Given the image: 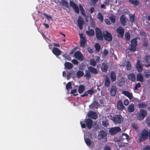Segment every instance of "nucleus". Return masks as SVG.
<instances>
[{
	"label": "nucleus",
	"instance_id": "obj_1",
	"mask_svg": "<svg viewBox=\"0 0 150 150\" xmlns=\"http://www.w3.org/2000/svg\"><path fill=\"white\" fill-rule=\"evenodd\" d=\"M149 131L144 129H142L139 134L138 142L141 143L144 142L148 139Z\"/></svg>",
	"mask_w": 150,
	"mask_h": 150
},
{
	"label": "nucleus",
	"instance_id": "obj_2",
	"mask_svg": "<svg viewBox=\"0 0 150 150\" xmlns=\"http://www.w3.org/2000/svg\"><path fill=\"white\" fill-rule=\"evenodd\" d=\"M88 70H86L85 71V74L84 76L87 78L90 79L91 78V73L94 74H96L98 73V70L96 68L93 67L89 66L88 67Z\"/></svg>",
	"mask_w": 150,
	"mask_h": 150
},
{
	"label": "nucleus",
	"instance_id": "obj_3",
	"mask_svg": "<svg viewBox=\"0 0 150 150\" xmlns=\"http://www.w3.org/2000/svg\"><path fill=\"white\" fill-rule=\"evenodd\" d=\"M93 120L90 118L85 119L83 121H81L80 123L81 127L83 128H85L87 127L88 129H91L93 126Z\"/></svg>",
	"mask_w": 150,
	"mask_h": 150
},
{
	"label": "nucleus",
	"instance_id": "obj_4",
	"mask_svg": "<svg viewBox=\"0 0 150 150\" xmlns=\"http://www.w3.org/2000/svg\"><path fill=\"white\" fill-rule=\"evenodd\" d=\"M140 39V38L137 37L131 40V44L129 45L128 47V49L130 51L134 52L136 51V47L137 45V40Z\"/></svg>",
	"mask_w": 150,
	"mask_h": 150
},
{
	"label": "nucleus",
	"instance_id": "obj_5",
	"mask_svg": "<svg viewBox=\"0 0 150 150\" xmlns=\"http://www.w3.org/2000/svg\"><path fill=\"white\" fill-rule=\"evenodd\" d=\"M147 115V111L146 110L141 109L139 112H137L136 114L138 120H143Z\"/></svg>",
	"mask_w": 150,
	"mask_h": 150
},
{
	"label": "nucleus",
	"instance_id": "obj_6",
	"mask_svg": "<svg viewBox=\"0 0 150 150\" xmlns=\"http://www.w3.org/2000/svg\"><path fill=\"white\" fill-rule=\"evenodd\" d=\"M111 119L115 123L120 124L123 121V118L120 115L115 114Z\"/></svg>",
	"mask_w": 150,
	"mask_h": 150
},
{
	"label": "nucleus",
	"instance_id": "obj_7",
	"mask_svg": "<svg viewBox=\"0 0 150 150\" xmlns=\"http://www.w3.org/2000/svg\"><path fill=\"white\" fill-rule=\"evenodd\" d=\"M107 134L105 131L103 130H101L99 133V138L100 140H101L103 139H104V140L102 141L104 142H106L107 141Z\"/></svg>",
	"mask_w": 150,
	"mask_h": 150
},
{
	"label": "nucleus",
	"instance_id": "obj_8",
	"mask_svg": "<svg viewBox=\"0 0 150 150\" xmlns=\"http://www.w3.org/2000/svg\"><path fill=\"white\" fill-rule=\"evenodd\" d=\"M103 34L104 39L106 41L110 42L112 40V35L111 33L108 31H104L103 33Z\"/></svg>",
	"mask_w": 150,
	"mask_h": 150
},
{
	"label": "nucleus",
	"instance_id": "obj_9",
	"mask_svg": "<svg viewBox=\"0 0 150 150\" xmlns=\"http://www.w3.org/2000/svg\"><path fill=\"white\" fill-rule=\"evenodd\" d=\"M95 30L97 38L99 40H102L103 39V36L101 30L98 27L96 28Z\"/></svg>",
	"mask_w": 150,
	"mask_h": 150
},
{
	"label": "nucleus",
	"instance_id": "obj_10",
	"mask_svg": "<svg viewBox=\"0 0 150 150\" xmlns=\"http://www.w3.org/2000/svg\"><path fill=\"white\" fill-rule=\"evenodd\" d=\"M117 36L118 37L122 38L124 33L125 30L121 26H119L116 29Z\"/></svg>",
	"mask_w": 150,
	"mask_h": 150
},
{
	"label": "nucleus",
	"instance_id": "obj_11",
	"mask_svg": "<svg viewBox=\"0 0 150 150\" xmlns=\"http://www.w3.org/2000/svg\"><path fill=\"white\" fill-rule=\"evenodd\" d=\"M121 131V129L119 127H114L111 128L109 132L111 135H114Z\"/></svg>",
	"mask_w": 150,
	"mask_h": 150
},
{
	"label": "nucleus",
	"instance_id": "obj_12",
	"mask_svg": "<svg viewBox=\"0 0 150 150\" xmlns=\"http://www.w3.org/2000/svg\"><path fill=\"white\" fill-rule=\"evenodd\" d=\"M70 6L72 7L74 10L75 12L79 13V10L77 5L73 1L70 0L69 3Z\"/></svg>",
	"mask_w": 150,
	"mask_h": 150
},
{
	"label": "nucleus",
	"instance_id": "obj_13",
	"mask_svg": "<svg viewBox=\"0 0 150 150\" xmlns=\"http://www.w3.org/2000/svg\"><path fill=\"white\" fill-rule=\"evenodd\" d=\"M74 57L78 60L81 61L83 60L84 57L83 55L79 51H77L74 54Z\"/></svg>",
	"mask_w": 150,
	"mask_h": 150
},
{
	"label": "nucleus",
	"instance_id": "obj_14",
	"mask_svg": "<svg viewBox=\"0 0 150 150\" xmlns=\"http://www.w3.org/2000/svg\"><path fill=\"white\" fill-rule=\"evenodd\" d=\"M136 68L138 72H142L143 69V67L142 65L141 62L139 60H137L136 64Z\"/></svg>",
	"mask_w": 150,
	"mask_h": 150
},
{
	"label": "nucleus",
	"instance_id": "obj_15",
	"mask_svg": "<svg viewBox=\"0 0 150 150\" xmlns=\"http://www.w3.org/2000/svg\"><path fill=\"white\" fill-rule=\"evenodd\" d=\"M117 108L120 111L123 110L125 109V107L124 105L121 100H118L117 103Z\"/></svg>",
	"mask_w": 150,
	"mask_h": 150
},
{
	"label": "nucleus",
	"instance_id": "obj_16",
	"mask_svg": "<svg viewBox=\"0 0 150 150\" xmlns=\"http://www.w3.org/2000/svg\"><path fill=\"white\" fill-rule=\"evenodd\" d=\"M53 53L57 57L60 55L62 53V51L58 48L54 47L52 50Z\"/></svg>",
	"mask_w": 150,
	"mask_h": 150
},
{
	"label": "nucleus",
	"instance_id": "obj_17",
	"mask_svg": "<svg viewBox=\"0 0 150 150\" xmlns=\"http://www.w3.org/2000/svg\"><path fill=\"white\" fill-rule=\"evenodd\" d=\"M122 93L127 97L130 100L132 99L133 97L132 93L127 91H123Z\"/></svg>",
	"mask_w": 150,
	"mask_h": 150
},
{
	"label": "nucleus",
	"instance_id": "obj_18",
	"mask_svg": "<svg viewBox=\"0 0 150 150\" xmlns=\"http://www.w3.org/2000/svg\"><path fill=\"white\" fill-rule=\"evenodd\" d=\"M88 117L93 119H96L98 117L96 113L95 112L91 111L88 113Z\"/></svg>",
	"mask_w": 150,
	"mask_h": 150
},
{
	"label": "nucleus",
	"instance_id": "obj_19",
	"mask_svg": "<svg viewBox=\"0 0 150 150\" xmlns=\"http://www.w3.org/2000/svg\"><path fill=\"white\" fill-rule=\"evenodd\" d=\"M117 88L116 86H112L111 87L110 91V95L112 96H115L116 93Z\"/></svg>",
	"mask_w": 150,
	"mask_h": 150
},
{
	"label": "nucleus",
	"instance_id": "obj_20",
	"mask_svg": "<svg viewBox=\"0 0 150 150\" xmlns=\"http://www.w3.org/2000/svg\"><path fill=\"white\" fill-rule=\"evenodd\" d=\"M127 20L128 18H126L123 15H122L120 17V21L123 25L125 26L126 25V23L127 22Z\"/></svg>",
	"mask_w": 150,
	"mask_h": 150
},
{
	"label": "nucleus",
	"instance_id": "obj_21",
	"mask_svg": "<svg viewBox=\"0 0 150 150\" xmlns=\"http://www.w3.org/2000/svg\"><path fill=\"white\" fill-rule=\"evenodd\" d=\"M110 77L112 82H113L116 81V76L115 73L114 71H111L110 72Z\"/></svg>",
	"mask_w": 150,
	"mask_h": 150
},
{
	"label": "nucleus",
	"instance_id": "obj_22",
	"mask_svg": "<svg viewBox=\"0 0 150 150\" xmlns=\"http://www.w3.org/2000/svg\"><path fill=\"white\" fill-rule=\"evenodd\" d=\"M108 68V65L107 64L104 62L102 63L101 69L103 72H106Z\"/></svg>",
	"mask_w": 150,
	"mask_h": 150
},
{
	"label": "nucleus",
	"instance_id": "obj_23",
	"mask_svg": "<svg viewBox=\"0 0 150 150\" xmlns=\"http://www.w3.org/2000/svg\"><path fill=\"white\" fill-rule=\"evenodd\" d=\"M87 43V40L86 38H83V39H80V45L81 47L83 48L84 47Z\"/></svg>",
	"mask_w": 150,
	"mask_h": 150
},
{
	"label": "nucleus",
	"instance_id": "obj_24",
	"mask_svg": "<svg viewBox=\"0 0 150 150\" xmlns=\"http://www.w3.org/2000/svg\"><path fill=\"white\" fill-rule=\"evenodd\" d=\"M128 79L134 82L136 80V76L134 73H130L127 76Z\"/></svg>",
	"mask_w": 150,
	"mask_h": 150
},
{
	"label": "nucleus",
	"instance_id": "obj_25",
	"mask_svg": "<svg viewBox=\"0 0 150 150\" xmlns=\"http://www.w3.org/2000/svg\"><path fill=\"white\" fill-rule=\"evenodd\" d=\"M78 25L80 30H82L83 28V25L84 21L82 18L79 17L77 20Z\"/></svg>",
	"mask_w": 150,
	"mask_h": 150
},
{
	"label": "nucleus",
	"instance_id": "obj_26",
	"mask_svg": "<svg viewBox=\"0 0 150 150\" xmlns=\"http://www.w3.org/2000/svg\"><path fill=\"white\" fill-rule=\"evenodd\" d=\"M137 80L138 81L143 82L144 81V77L141 73H138L137 75Z\"/></svg>",
	"mask_w": 150,
	"mask_h": 150
},
{
	"label": "nucleus",
	"instance_id": "obj_27",
	"mask_svg": "<svg viewBox=\"0 0 150 150\" xmlns=\"http://www.w3.org/2000/svg\"><path fill=\"white\" fill-rule=\"evenodd\" d=\"M110 81L109 77L106 76L105 79V82L104 83L105 86L107 88H108L110 84Z\"/></svg>",
	"mask_w": 150,
	"mask_h": 150
},
{
	"label": "nucleus",
	"instance_id": "obj_28",
	"mask_svg": "<svg viewBox=\"0 0 150 150\" xmlns=\"http://www.w3.org/2000/svg\"><path fill=\"white\" fill-rule=\"evenodd\" d=\"M65 68L68 69H71L73 67V65L72 64L69 62H66L64 64Z\"/></svg>",
	"mask_w": 150,
	"mask_h": 150
},
{
	"label": "nucleus",
	"instance_id": "obj_29",
	"mask_svg": "<svg viewBox=\"0 0 150 150\" xmlns=\"http://www.w3.org/2000/svg\"><path fill=\"white\" fill-rule=\"evenodd\" d=\"M86 92L88 95H89L90 97H91L93 94H94V91L93 87H92L90 89L86 91Z\"/></svg>",
	"mask_w": 150,
	"mask_h": 150
},
{
	"label": "nucleus",
	"instance_id": "obj_30",
	"mask_svg": "<svg viewBox=\"0 0 150 150\" xmlns=\"http://www.w3.org/2000/svg\"><path fill=\"white\" fill-rule=\"evenodd\" d=\"M61 4L62 6L68 8H69L68 2L66 0H61Z\"/></svg>",
	"mask_w": 150,
	"mask_h": 150
},
{
	"label": "nucleus",
	"instance_id": "obj_31",
	"mask_svg": "<svg viewBox=\"0 0 150 150\" xmlns=\"http://www.w3.org/2000/svg\"><path fill=\"white\" fill-rule=\"evenodd\" d=\"M86 33L88 35L90 36H93L95 34L94 31L93 29H89L88 30L86 31Z\"/></svg>",
	"mask_w": 150,
	"mask_h": 150
},
{
	"label": "nucleus",
	"instance_id": "obj_32",
	"mask_svg": "<svg viewBox=\"0 0 150 150\" xmlns=\"http://www.w3.org/2000/svg\"><path fill=\"white\" fill-rule=\"evenodd\" d=\"M134 110V106L133 104L129 105L127 108V110L129 112H133Z\"/></svg>",
	"mask_w": 150,
	"mask_h": 150
},
{
	"label": "nucleus",
	"instance_id": "obj_33",
	"mask_svg": "<svg viewBox=\"0 0 150 150\" xmlns=\"http://www.w3.org/2000/svg\"><path fill=\"white\" fill-rule=\"evenodd\" d=\"M125 84V81L124 79L121 78V79L119 80L118 82V86L120 87L123 86Z\"/></svg>",
	"mask_w": 150,
	"mask_h": 150
},
{
	"label": "nucleus",
	"instance_id": "obj_34",
	"mask_svg": "<svg viewBox=\"0 0 150 150\" xmlns=\"http://www.w3.org/2000/svg\"><path fill=\"white\" fill-rule=\"evenodd\" d=\"M85 89V86L83 85H80L79 87L78 92L80 93H82L84 91Z\"/></svg>",
	"mask_w": 150,
	"mask_h": 150
},
{
	"label": "nucleus",
	"instance_id": "obj_35",
	"mask_svg": "<svg viewBox=\"0 0 150 150\" xmlns=\"http://www.w3.org/2000/svg\"><path fill=\"white\" fill-rule=\"evenodd\" d=\"M147 106V104L143 102L138 104V107L140 108H146Z\"/></svg>",
	"mask_w": 150,
	"mask_h": 150
},
{
	"label": "nucleus",
	"instance_id": "obj_36",
	"mask_svg": "<svg viewBox=\"0 0 150 150\" xmlns=\"http://www.w3.org/2000/svg\"><path fill=\"white\" fill-rule=\"evenodd\" d=\"M100 105L97 101H94L93 103L91 104L90 105V107L92 108H94L96 106H99Z\"/></svg>",
	"mask_w": 150,
	"mask_h": 150
},
{
	"label": "nucleus",
	"instance_id": "obj_37",
	"mask_svg": "<svg viewBox=\"0 0 150 150\" xmlns=\"http://www.w3.org/2000/svg\"><path fill=\"white\" fill-rule=\"evenodd\" d=\"M129 2L135 6H137L139 4V2L137 0H129Z\"/></svg>",
	"mask_w": 150,
	"mask_h": 150
},
{
	"label": "nucleus",
	"instance_id": "obj_38",
	"mask_svg": "<svg viewBox=\"0 0 150 150\" xmlns=\"http://www.w3.org/2000/svg\"><path fill=\"white\" fill-rule=\"evenodd\" d=\"M77 77L78 78H80L82 76L84 75V72L82 71L78 70L76 73Z\"/></svg>",
	"mask_w": 150,
	"mask_h": 150
},
{
	"label": "nucleus",
	"instance_id": "obj_39",
	"mask_svg": "<svg viewBox=\"0 0 150 150\" xmlns=\"http://www.w3.org/2000/svg\"><path fill=\"white\" fill-rule=\"evenodd\" d=\"M125 66L127 70H129L131 69V65L129 61H127V62H126V64H125Z\"/></svg>",
	"mask_w": 150,
	"mask_h": 150
},
{
	"label": "nucleus",
	"instance_id": "obj_40",
	"mask_svg": "<svg viewBox=\"0 0 150 150\" xmlns=\"http://www.w3.org/2000/svg\"><path fill=\"white\" fill-rule=\"evenodd\" d=\"M79 7L82 15L84 17L86 16V15L84 12V9L82 6L81 4H79Z\"/></svg>",
	"mask_w": 150,
	"mask_h": 150
},
{
	"label": "nucleus",
	"instance_id": "obj_41",
	"mask_svg": "<svg viewBox=\"0 0 150 150\" xmlns=\"http://www.w3.org/2000/svg\"><path fill=\"white\" fill-rule=\"evenodd\" d=\"M85 141L88 146H90L91 145V141L89 138H85Z\"/></svg>",
	"mask_w": 150,
	"mask_h": 150
},
{
	"label": "nucleus",
	"instance_id": "obj_42",
	"mask_svg": "<svg viewBox=\"0 0 150 150\" xmlns=\"http://www.w3.org/2000/svg\"><path fill=\"white\" fill-rule=\"evenodd\" d=\"M142 45L144 47H147L148 45V40L144 38L143 40Z\"/></svg>",
	"mask_w": 150,
	"mask_h": 150
},
{
	"label": "nucleus",
	"instance_id": "obj_43",
	"mask_svg": "<svg viewBox=\"0 0 150 150\" xmlns=\"http://www.w3.org/2000/svg\"><path fill=\"white\" fill-rule=\"evenodd\" d=\"M97 18L101 22H103V18L102 14L100 13H98L97 15Z\"/></svg>",
	"mask_w": 150,
	"mask_h": 150
},
{
	"label": "nucleus",
	"instance_id": "obj_44",
	"mask_svg": "<svg viewBox=\"0 0 150 150\" xmlns=\"http://www.w3.org/2000/svg\"><path fill=\"white\" fill-rule=\"evenodd\" d=\"M129 19L130 21L132 22H135V16L134 14H129Z\"/></svg>",
	"mask_w": 150,
	"mask_h": 150
},
{
	"label": "nucleus",
	"instance_id": "obj_45",
	"mask_svg": "<svg viewBox=\"0 0 150 150\" xmlns=\"http://www.w3.org/2000/svg\"><path fill=\"white\" fill-rule=\"evenodd\" d=\"M125 39L127 41H129L130 40V35L129 32H127L125 33Z\"/></svg>",
	"mask_w": 150,
	"mask_h": 150
},
{
	"label": "nucleus",
	"instance_id": "obj_46",
	"mask_svg": "<svg viewBox=\"0 0 150 150\" xmlns=\"http://www.w3.org/2000/svg\"><path fill=\"white\" fill-rule=\"evenodd\" d=\"M144 76L146 78H148L150 76V72L149 71H145L144 72Z\"/></svg>",
	"mask_w": 150,
	"mask_h": 150
},
{
	"label": "nucleus",
	"instance_id": "obj_47",
	"mask_svg": "<svg viewBox=\"0 0 150 150\" xmlns=\"http://www.w3.org/2000/svg\"><path fill=\"white\" fill-rule=\"evenodd\" d=\"M72 86L70 82H69L66 86V89L67 90H69V89H71L72 88Z\"/></svg>",
	"mask_w": 150,
	"mask_h": 150
},
{
	"label": "nucleus",
	"instance_id": "obj_48",
	"mask_svg": "<svg viewBox=\"0 0 150 150\" xmlns=\"http://www.w3.org/2000/svg\"><path fill=\"white\" fill-rule=\"evenodd\" d=\"M90 62V64L93 67H95L96 64V61L93 59L91 60Z\"/></svg>",
	"mask_w": 150,
	"mask_h": 150
},
{
	"label": "nucleus",
	"instance_id": "obj_49",
	"mask_svg": "<svg viewBox=\"0 0 150 150\" xmlns=\"http://www.w3.org/2000/svg\"><path fill=\"white\" fill-rule=\"evenodd\" d=\"M115 16L113 15L109 17V19L112 22L115 23Z\"/></svg>",
	"mask_w": 150,
	"mask_h": 150
},
{
	"label": "nucleus",
	"instance_id": "obj_50",
	"mask_svg": "<svg viewBox=\"0 0 150 150\" xmlns=\"http://www.w3.org/2000/svg\"><path fill=\"white\" fill-rule=\"evenodd\" d=\"M77 90L76 89H74L71 90L70 93L71 94H73L74 96H76L78 94L76 93Z\"/></svg>",
	"mask_w": 150,
	"mask_h": 150
},
{
	"label": "nucleus",
	"instance_id": "obj_51",
	"mask_svg": "<svg viewBox=\"0 0 150 150\" xmlns=\"http://www.w3.org/2000/svg\"><path fill=\"white\" fill-rule=\"evenodd\" d=\"M96 50L97 52H99L100 49V46L98 43H96L95 45Z\"/></svg>",
	"mask_w": 150,
	"mask_h": 150
},
{
	"label": "nucleus",
	"instance_id": "obj_52",
	"mask_svg": "<svg viewBox=\"0 0 150 150\" xmlns=\"http://www.w3.org/2000/svg\"><path fill=\"white\" fill-rule=\"evenodd\" d=\"M141 87V84L140 83H137L136 84L134 87V89L136 90H137L138 88Z\"/></svg>",
	"mask_w": 150,
	"mask_h": 150
},
{
	"label": "nucleus",
	"instance_id": "obj_53",
	"mask_svg": "<svg viewBox=\"0 0 150 150\" xmlns=\"http://www.w3.org/2000/svg\"><path fill=\"white\" fill-rule=\"evenodd\" d=\"M146 63L150 64V58L148 56H146L145 59Z\"/></svg>",
	"mask_w": 150,
	"mask_h": 150
},
{
	"label": "nucleus",
	"instance_id": "obj_54",
	"mask_svg": "<svg viewBox=\"0 0 150 150\" xmlns=\"http://www.w3.org/2000/svg\"><path fill=\"white\" fill-rule=\"evenodd\" d=\"M122 136H124V138H123V139H127V140H128L129 139V137L128 136V135L126 133H123L122 134Z\"/></svg>",
	"mask_w": 150,
	"mask_h": 150
},
{
	"label": "nucleus",
	"instance_id": "obj_55",
	"mask_svg": "<svg viewBox=\"0 0 150 150\" xmlns=\"http://www.w3.org/2000/svg\"><path fill=\"white\" fill-rule=\"evenodd\" d=\"M44 15L46 17V18H47V19L48 20H51L52 19V17L50 15H47L46 13H45L44 14Z\"/></svg>",
	"mask_w": 150,
	"mask_h": 150
},
{
	"label": "nucleus",
	"instance_id": "obj_56",
	"mask_svg": "<svg viewBox=\"0 0 150 150\" xmlns=\"http://www.w3.org/2000/svg\"><path fill=\"white\" fill-rule=\"evenodd\" d=\"M102 124L105 127H107L108 125V123L106 120L102 121Z\"/></svg>",
	"mask_w": 150,
	"mask_h": 150
},
{
	"label": "nucleus",
	"instance_id": "obj_57",
	"mask_svg": "<svg viewBox=\"0 0 150 150\" xmlns=\"http://www.w3.org/2000/svg\"><path fill=\"white\" fill-rule=\"evenodd\" d=\"M71 62L73 64L77 65L78 64V61L76 59H74Z\"/></svg>",
	"mask_w": 150,
	"mask_h": 150
},
{
	"label": "nucleus",
	"instance_id": "obj_58",
	"mask_svg": "<svg viewBox=\"0 0 150 150\" xmlns=\"http://www.w3.org/2000/svg\"><path fill=\"white\" fill-rule=\"evenodd\" d=\"M103 54L105 56H106L108 54V51L106 49L104 50L103 51Z\"/></svg>",
	"mask_w": 150,
	"mask_h": 150
},
{
	"label": "nucleus",
	"instance_id": "obj_59",
	"mask_svg": "<svg viewBox=\"0 0 150 150\" xmlns=\"http://www.w3.org/2000/svg\"><path fill=\"white\" fill-rule=\"evenodd\" d=\"M129 103V101L127 99L125 100L124 101V104L125 106L127 105Z\"/></svg>",
	"mask_w": 150,
	"mask_h": 150
},
{
	"label": "nucleus",
	"instance_id": "obj_60",
	"mask_svg": "<svg viewBox=\"0 0 150 150\" xmlns=\"http://www.w3.org/2000/svg\"><path fill=\"white\" fill-rule=\"evenodd\" d=\"M92 126L95 129H97L99 128V125L96 123L94 124Z\"/></svg>",
	"mask_w": 150,
	"mask_h": 150
},
{
	"label": "nucleus",
	"instance_id": "obj_61",
	"mask_svg": "<svg viewBox=\"0 0 150 150\" xmlns=\"http://www.w3.org/2000/svg\"><path fill=\"white\" fill-rule=\"evenodd\" d=\"M88 51L91 53H93V50L90 47H88L87 48Z\"/></svg>",
	"mask_w": 150,
	"mask_h": 150
},
{
	"label": "nucleus",
	"instance_id": "obj_62",
	"mask_svg": "<svg viewBox=\"0 0 150 150\" xmlns=\"http://www.w3.org/2000/svg\"><path fill=\"white\" fill-rule=\"evenodd\" d=\"M105 23L107 24H110V20L108 19H105Z\"/></svg>",
	"mask_w": 150,
	"mask_h": 150
},
{
	"label": "nucleus",
	"instance_id": "obj_63",
	"mask_svg": "<svg viewBox=\"0 0 150 150\" xmlns=\"http://www.w3.org/2000/svg\"><path fill=\"white\" fill-rule=\"evenodd\" d=\"M85 96H87V97L88 96V95L86 93V91L84 92V93L83 94L81 95L80 96L81 97H84Z\"/></svg>",
	"mask_w": 150,
	"mask_h": 150
},
{
	"label": "nucleus",
	"instance_id": "obj_64",
	"mask_svg": "<svg viewBox=\"0 0 150 150\" xmlns=\"http://www.w3.org/2000/svg\"><path fill=\"white\" fill-rule=\"evenodd\" d=\"M94 10V9L93 7H92L89 9V11L91 13H93Z\"/></svg>",
	"mask_w": 150,
	"mask_h": 150
}]
</instances>
